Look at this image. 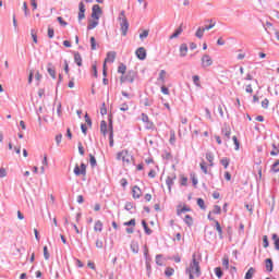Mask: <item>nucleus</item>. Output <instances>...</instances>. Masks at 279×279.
<instances>
[{
  "label": "nucleus",
  "instance_id": "a18cd8bd",
  "mask_svg": "<svg viewBox=\"0 0 279 279\" xmlns=\"http://www.w3.org/2000/svg\"><path fill=\"white\" fill-rule=\"evenodd\" d=\"M49 248L47 246H44V258L45 260H49Z\"/></svg>",
  "mask_w": 279,
  "mask_h": 279
},
{
  "label": "nucleus",
  "instance_id": "052dcab7",
  "mask_svg": "<svg viewBox=\"0 0 279 279\" xmlns=\"http://www.w3.org/2000/svg\"><path fill=\"white\" fill-rule=\"evenodd\" d=\"M124 208H125L126 210H132V208H134V204H133L132 202H128V203L125 204Z\"/></svg>",
  "mask_w": 279,
  "mask_h": 279
},
{
  "label": "nucleus",
  "instance_id": "c756f323",
  "mask_svg": "<svg viewBox=\"0 0 279 279\" xmlns=\"http://www.w3.org/2000/svg\"><path fill=\"white\" fill-rule=\"evenodd\" d=\"M89 165L93 168L97 167V159L93 156V154H89Z\"/></svg>",
  "mask_w": 279,
  "mask_h": 279
},
{
  "label": "nucleus",
  "instance_id": "79ce46f5",
  "mask_svg": "<svg viewBox=\"0 0 279 279\" xmlns=\"http://www.w3.org/2000/svg\"><path fill=\"white\" fill-rule=\"evenodd\" d=\"M156 265L159 267H162V255L158 254L156 255Z\"/></svg>",
  "mask_w": 279,
  "mask_h": 279
},
{
  "label": "nucleus",
  "instance_id": "f704fd0d",
  "mask_svg": "<svg viewBox=\"0 0 279 279\" xmlns=\"http://www.w3.org/2000/svg\"><path fill=\"white\" fill-rule=\"evenodd\" d=\"M144 256H145L146 265L147 263H151V257H149V250H147V247H145L144 250Z\"/></svg>",
  "mask_w": 279,
  "mask_h": 279
},
{
  "label": "nucleus",
  "instance_id": "a211bd4d",
  "mask_svg": "<svg viewBox=\"0 0 279 279\" xmlns=\"http://www.w3.org/2000/svg\"><path fill=\"white\" fill-rule=\"evenodd\" d=\"M74 62L77 66H82V54L80 52H74Z\"/></svg>",
  "mask_w": 279,
  "mask_h": 279
},
{
  "label": "nucleus",
  "instance_id": "f257e3e1",
  "mask_svg": "<svg viewBox=\"0 0 279 279\" xmlns=\"http://www.w3.org/2000/svg\"><path fill=\"white\" fill-rule=\"evenodd\" d=\"M185 274L189 276L190 279H195L193 274H195L197 278L202 276L199 260H197L195 253L192 255V263L190 264V267L185 269Z\"/></svg>",
  "mask_w": 279,
  "mask_h": 279
},
{
  "label": "nucleus",
  "instance_id": "774afa93",
  "mask_svg": "<svg viewBox=\"0 0 279 279\" xmlns=\"http://www.w3.org/2000/svg\"><path fill=\"white\" fill-rule=\"evenodd\" d=\"M56 143H57V145H60L62 143V134H58L56 136Z\"/></svg>",
  "mask_w": 279,
  "mask_h": 279
},
{
  "label": "nucleus",
  "instance_id": "72a5a7b5",
  "mask_svg": "<svg viewBox=\"0 0 279 279\" xmlns=\"http://www.w3.org/2000/svg\"><path fill=\"white\" fill-rule=\"evenodd\" d=\"M128 156V150H122L117 154V160H123V157Z\"/></svg>",
  "mask_w": 279,
  "mask_h": 279
},
{
  "label": "nucleus",
  "instance_id": "a19ab883",
  "mask_svg": "<svg viewBox=\"0 0 279 279\" xmlns=\"http://www.w3.org/2000/svg\"><path fill=\"white\" fill-rule=\"evenodd\" d=\"M278 154H279L278 146H276V144H272V150L270 151V156H278Z\"/></svg>",
  "mask_w": 279,
  "mask_h": 279
},
{
  "label": "nucleus",
  "instance_id": "ddd939ff",
  "mask_svg": "<svg viewBox=\"0 0 279 279\" xmlns=\"http://www.w3.org/2000/svg\"><path fill=\"white\" fill-rule=\"evenodd\" d=\"M132 193L134 199L141 198V187H138V185L133 186Z\"/></svg>",
  "mask_w": 279,
  "mask_h": 279
},
{
  "label": "nucleus",
  "instance_id": "338daca9",
  "mask_svg": "<svg viewBox=\"0 0 279 279\" xmlns=\"http://www.w3.org/2000/svg\"><path fill=\"white\" fill-rule=\"evenodd\" d=\"M109 134H114V129L112 126V119H109Z\"/></svg>",
  "mask_w": 279,
  "mask_h": 279
},
{
  "label": "nucleus",
  "instance_id": "7ed1b4c3",
  "mask_svg": "<svg viewBox=\"0 0 279 279\" xmlns=\"http://www.w3.org/2000/svg\"><path fill=\"white\" fill-rule=\"evenodd\" d=\"M134 80H136V72L131 70L126 73V75H122L120 77L121 84H124V82H129V84H134Z\"/></svg>",
  "mask_w": 279,
  "mask_h": 279
},
{
  "label": "nucleus",
  "instance_id": "a878e982",
  "mask_svg": "<svg viewBox=\"0 0 279 279\" xmlns=\"http://www.w3.org/2000/svg\"><path fill=\"white\" fill-rule=\"evenodd\" d=\"M204 32H206L204 29V27H198L196 33H195L196 38H199V39L204 38Z\"/></svg>",
  "mask_w": 279,
  "mask_h": 279
},
{
  "label": "nucleus",
  "instance_id": "b1692460",
  "mask_svg": "<svg viewBox=\"0 0 279 279\" xmlns=\"http://www.w3.org/2000/svg\"><path fill=\"white\" fill-rule=\"evenodd\" d=\"M272 241H274L275 250H277V252H279V236H278V234H276V233L272 234Z\"/></svg>",
  "mask_w": 279,
  "mask_h": 279
},
{
  "label": "nucleus",
  "instance_id": "e433bc0d",
  "mask_svg": "<svg viewBox=\"0 0 279 279\" xmlns=\"http://www.w3.org/2000/svg\"><path fill=\"white\" fill-rule=\"evenodd\" d=\"M182 213H191V208L183 206L181 209H178L177 215H182Z\"/></svg>",
  "mask_w": 279,
  "mask_h": 279
},
{
  "label": "nucleus",
  "instance_id": "6e6552de",
  "mask_svg": "<svg viewBox=\"0 0 279 279\" xmlns=\"http://www.w3.org/2000/svg\"><path fill=\"white\" fill-rule=\"evenodd\" d=\"M179 51L181 58H186V54L189 53V46L186 44H181Z\"/></svg>",
  "mask_w": 279,
  "mask_h": 279
},
{
  "label": "nucleus",
  "instance_id": "2f4dec72",
  "mask_svg": "<svg viewBox=\"0 0 279 279\" xmlns=\"http://www.w3.org/2000/svg\"><path fill=\"white\" fill-rule=\"evenodd\" d=\"M97 25H99V21H93L90 22L88 25H87V29L90 31V29H95V27H97Z\"/></svg>",
  "mask_w": 279,
  "mask_h": 279
},
{
  "label": "nucleus",
  "instance_id": "09e8293b",
  "mask_svg": "<svg viewBox=\"0 0 279 279\" xmlns=\"http://www.w3.org/2000/svg\"><path fill=\"white\" fill-rule=\"evenodd\" d=\"M57 114L58 117H62V102H58L57 105Z\"/></svg>",
  "mask_w": 279,
  "mask_h": 279
},
{
  "label": "nucleus",
  "instance_id": "4c0bfd02",
  "mask_svg": "<svg viewBox=\"0 0 279 279\" xmlns=\"http://www.w3.org/2000/svg\"><path fill=\"white\" fill-rule=\"evenodd\" d=\"M215 274H216L217 278L223 277V270H221V267L215 268Z\"/></svg>",
  "mask_w": 279,
  "mask_h": 279
},
{
  "label": "nucleus",
  "instance_id": "ea45409f",
  "mask_svg": "<svg viewBox=\"0 0 279 279\" xmlns=\"http://www.w3.org/2000/svg\"><path fill=\"white\" fill-rule=\"evenodd\" d=\"M271 171H274V173H278V171H279V159L271 166Z\"/></svg>",
  "mask_w": 279,
  "mask_h": 279
},
{
  "label": "nucleus",
  "instance_id": "423d86ee",
  "mask_svg": "<svg viewBox=\"0 0 279 279\" xmlns=\"http://www.w3.org/2000/svg\"><path fill=\"white\" fill-rule=\"evenodd\" d=\"M74 174L75 175H86V166L85 163H81V168L78 165L74 167Z\"/></svg>",
  "mask_w": 279,
  "mask_h": 279
},
{
  "label": "nucleus",
  "instance_id": "7c9ffc66",
  "mask_svg": "<svg viewBox=\"0 0 279 279\" xmlns=\"http://www.w3.org/2000/svg\"><path fill=\"white\" fill-rule=\"evenodd\" d=\"M90 48H92V51L97 50V40L95 39V37H90Z\"/></svg>",
  "mask_w": 279,
  "mask_h": 279
},
{
  "label": "nucleus",
  "instance_id": "c85d7f7f",
  "mask_svg": "<svg viewBox=\"0 0 279 279\" xmlns=\"http://www.w3.org/2000/svg\"><path fill=\"white\" fill-rule=\"evenodd\" d=\"M220 165H222V167H225V169H228V167L230 166V159L228 157H225L220 160Z\"/></svg>",
  "mask_w": 279,
  "mask_h": 279
},
{
  "label": "nucleus",
  "instance_id": "de8ad7c7",
  "mask_svg": "<svg viewBox=\"0 0 279 279\" xmlns=\"http://www.w3.org/2000/svg\"><path fill=\"white\" fill-rule=\"evenodd\" d=\"M201 169L203 171V173H205V175H207L208 173V167H206V162H201Z\"/></svg>",
  "mask_w": 279,
  "mask_h": 279
},
{
  "label": "nucleus",
  "instance_id": "37998d69",
  "mask_svg": "<svg viewBox=\"0 0 279 279\" xmlns=\"http://www.w3.org/2000/svg\"><path fill=\"white\" fill-rule=\"evenodd\" d=\"M31 35H32L33 41L35 44H37L38 43V35H36V29H32Z\"/></svg>",
  "mask_w": 279,
  "mask_h": 279
},
{
  "label": "nucleus",
  "instance_id": "6e6d98bb",
  "mask_svg": "<svg viewBox=\"0 0 279 279\" xmlns=\"http://www.w3.org/2000/svg\"><path fill=\"white\" fill-rule=\"evenodd\" d=\"M120 110L121 112H128V110H130V106H128V104H122Z\"/></svg>",
  "mask_w": 279,
  "mask_h": 279
},
{
  "label": "nucleus",
  "instance_id": "5fc2aeb1",
  "mask_svg": "<svg viewBox=\"0 0 279 279\" xmlns=\"http://www.w3.org/2000/svg\"><path fill=\"white\" fill-rule=\"evenodd\" d=\"M23 11L25 16H29V10L27 9V2L23 3Z\"/></svg>",
  "mask_w": 279,
  "mask_h": 279
},
{
  "label": "nucleus",
  "instance_id": "c9c22d12",
  "mask_svg": "<svg viewBox=\"0 0 279 279\" xmlns=\"http://www.w3.org/2000/svg\"><path fill=\"white\" fill-rule=\"evenodd\" d=\"M197 206H199L202 210H206V204L204 203L203 198H197Z\"/></svg>",
  "mask_w": 279,
  "mask_h": 279
},
{
  "label": "nucleus",
  "instance_id": "4d7b16f0",
  "mask_svg": "<svg viewBox=\"0 0 279 279\" xmlns=\"http://www.w3.org/2000/svg\"><path fill=\"white\" fill-rule=\"evenodd\" d=\"M149 36V31H143V33L140 34V38L143 40L144 38H147Z\"/></svg>",
  "mask_w": 279,
  "mask_h": 279
},
{
  "label": "nucleus",
  "instance_id": "e2e57ef3",
  "mask_svg": "<svg viewBox=\"0 0 279 279\" xmlns=\"http://www.w3.org/2000/svg\"><path fill=\"white\" fill-rule=\"evenodd\" d=\"M78 12H86V5H84V2L78 3Z\"/></svg>",
  "mask_w": 279,
  "mask_h": 279
},
{
  "label": "nucleus",
  "instance_id": "58836bf2",
  "mask_svg": "<svg viewBox=\"0 0 279 279\" xmlns=\"http://www.w3.org/2000/svg\"><path fill=\"white\" fill-rule=\"evenodd\" d=\"M214 215H221V206L215 205L211 211Z\"/></svg>",
  "mask_w": 279,
  "mask_h": 279
},
{
  "label": "nucleus",
  "instance_id": "dca6fc26",
  "mask_svg": "<svg viewBox=\"0 0 279 279\" xmlns=\"http://www.w3.org/2000/svg\"><path fill=\"white\" fill-rule=\"evenodd\" d=\"M214 221H215V225H216V230L219 234V239H223V229H221V225L217 220H214Z\"/></svg>",
  "mask_w": 279,
  "mask_h": 279
},
{
  "label": "nucleus",
  "instance_id": "20e7f679",
  "mask_svg": "<svg viewBox=\"0 0 279 279\" xmlns=\"http://www.w3.org/2000/svg\"><path fill=\"white\" fill-rule=\"evenodd\" d=\"M203 69H208V66H213V58L208 54H204L201 59Z\"/></svg>",
  "mask_w": 279,
  "mask_h": 279
},
{
  "label": "nucleus",
  "instance_id": "0e129e2a",
  "mask_svg": "<svg viewBox=\"0 0 279 279\" xmlns=\"http://www.w3.org/2000/svg\"><path fill=\"white\" fill-rule=\"evenodd\" d=\"M262 107H264L265 109L269 108V99L265 98V99L262 101Z\"/></svg>",
  "mask_w": 279,
  "mask_h": 279
},
{
  "label": "nucleus",
  "instance_id": "864d4df0",
  "mask_svg": "<svg viewBox=\"0 0 279 279\" xmlns=\"http://www.w3.org/2000/svg\"><path fill=\"white\" fill-rule=\"evenodd\" d=\"M100 114H102V117L105 114H108V109L106 108V102L102 104V107L100 108Z\"/></svg>",
  "mask_w": 279,
  "mask_h": 279
},
{
  "label": "nucleus",
  "instance_id": "4468645a",
  "mask_svg": "<svg viewBox=\"0 0 279 279\" xmlns=\"http://www.w3.org/2000/svg\"><path fill=\"white\" fill-rule=\"evenodd\" d=\"M182 32H184V29L182 28V24L180 25V27H178L174 33L170 36V40H173V38H178V36H180V34H182Z\"/></svg>",
  "mask_w": 279,
  "mask_h": 279
},
{
  "label": "nucleus",
  "instance_id": "bf43d9fd",
  "mask_svg": "<svg viewBox=\"0 0 279 279\" xmlns=\"http://www.w3.org/2000/svg\"><path fill=\"white\" fill-rule=\"evenodd\" d=\"M146 271H147V276L149 278V276H151V264L150 263L146 264Z\"/></svg>",
  "mask_w": 279,
  "mask_h": 279
},
{
  "label": "nucleus",
  "instance_id": "aec40b11",
  "mask_svg": "<svg viewBox=\"0 0 279 279\" xmlns=\"http://www.w3.org/2000/svg\"><path fill=\"white\" fill-rule=\"evenodd\" d=\"M254 274H256V269H254V267H251L246 271L244 279H252L254 277Z\"/></svg>",
  "mask_w": 279,
  "mask_h": 279
},
{
  "label": "nucleus",
  "instance_id": "680f3d73",
  "mask_svg": "<svg viewBox=\"0 0 279 279\" xmlns=\"http://www.w3.org/2000/svg\"><path fill=\"white\" fill-rule=\"evenodd\" d=\"M142 121L143 123H147L149 121V116H147V113H142Z\"/></svg>",
  "mask_w": 279,
  "mask_h": 279
},
{
  "label": "nucleus",
  "instance_id": "69168bd1",
  "mask_svg": "<svg viewBox=\"0 0 279 279\" xmlns=\"http://www.w3.org/2000/svg\"><path fill=\"white\" fill-rule=\"evenodd\" d=\"M78 154L84 156V146H82V142H78Z\"/></svg>",
  "mask_w": 279,
  "mask_h": 279
},
{
  "label": "nucleus",
  "instance_id": "f8f14e48",
  "mask_svg": "<svg viewBox=\"0 0 279 279\" xmlns=\"http://www.w3.org/2000/svg\"><path fill=\"white\" fill-rule=\"evenodd\" d=\"M206 160H208L209 167H215V163L213 162L215 160V155L211 151L206 153Z\"/></svg>",
  "mask_w": 279,
  "mask_h": 279
},
{
  "label": "nucleus",
  "instance_id": "39448f33",
  "mask_svg": "<svg viewBox=\"0 0 279 279\" xmlns=\"http://www.w3.org/2000/svg\"><path fill=\"white\" fill-rule=\"evenodd\" d=\"M99 14H101V7H99V4H94L92 8V19L99 21Z\"/></svg>",
  "mask_w": 279,
  "mask_h": 279
},
{
  "label": "nucleus",
  "instance_id": "393cba45",
  "mask_svg": "<svg viewBox=\"0 0 279 279\" xmlns=\"http://www.w3.org/2000/svg\"><path fill=\"white\" fill-rule=\"evenodd\" d=\"M142 226L144 228L145 234H147L149 236V234H151V229H149V227L147 226V221L142 220Z\"/></svg>",
  "mask_w": 279,
  "mask_h": 279
},
{
  "label": "nucleus",
  "instance_id": "bb28decb",
  "mask_svg": "<svg viewBox=\"0 0 279 279\" xmlns=\"http://www.w3.org/2000/svg\"><path fill=\"white\" fill-rule=\"evenodd\" d=\"M173 274H175V270L173 268H171V267L166 268L165 276L167 278H171V276H173Z\"/></svg>",
  "mask_w": 279,
  "mask_h": 279
},
{
  "label": "nucleus",
  "instance_id": "4be33fe9",
  "mask_svg": "<svg viewBox=\"0 0 279 279\" xmlns=\"http://www.w3.org/2000/svg\"><path fill=\"white\" fill-rule=\"evenodd\" d=\"M183 221L187 225L189 228L193 226V217H191V215H185Z\"/></svg>",
  "mask_w": 279,
  "mask_h": 279
},
{
  "label": "nucleus",
  "instance_id": "0eeeda50",
  "mask_svg": "<svg viewBox=\"0 0 279 279\" xmlns=\"http://www.w3.org/2000/svg\"><path fill=\"white\" fill-rule=\"evenodd\" d=\"M135 56L138 58V60H145L147 58V50H145L144 47H140L135 51Z\"/></svg>",
  "mask_w": 279,
  "mask_h": 279
},
{
  "label": "nucleus",
  "instance_id": "f3484780",
  "mask_svg": "<svg viewBox=\"0 0 279 279\" xmlns=\"http://www.w3.org/2000/svg\"><path fill=\"white\" fill-rule=\"evenodd\" d=\"M222 135L226 137L227 141H230V134H232V132L230 131L229 126H226L221 130Z\"/></svg>",
  "mask_w": 279,
  "mask_h": 279
},
{
  "label": "nucleus",
  "instance_id": "c03bdc74",
  "mask_svg": "<svg viewBox=\"0 0 279 279\" xmlns=\"http://www.w3.org/2000/svg\"><path fill=\"white\" fill-rule=\"evenodd\" d=\"M263 246L265 248L269 247V238H267V235L263 236Z\"/></svg>",
  "mask_w": 279,
  "mask_h": 279
},
{
  "label": "nucleus",
  "instance_id": "473e14b6",
  "mask_svg": "<svg viewBox=\"0 0 279 279\" xmlns=\"http://www.w3.org/2000/svg\"><path fill=\"white\" fill-rule=\"evenodd\" d=\"M193 80V84H195L197 86V88H202V84L199 83V76L198 75H194L192 77Z\"/></svg>",
  "mask_w": 279,
  "mask_h": 279
},
{
  "label": "nucleus",
  "instance_id": "13d9d810",
  "mask_svg": "<svg viewBox=\"0 0 279 279\" xmlns=\"http://www.w3.org/2000/svg\"><path fill=\"white\" fill-rule=\"evenodd\" d=\"M56 32L53 31L52 27H48V38H53Z\"/></svg>",
  "mask_w": 279,
  "mask_h": 279
},
{
  "label": "nucleus",
  "instance_id": "2eb2a0df",
  "mask_svg": "<svg viewBox=\"0 0 279 279\" xmlns=\"http://www.w3.org/2000/svg\"><path fill=\"white\" fill-rule=\"evenodd\" d=\"M95 232H101L104 230V222L101 220H97L94 226Z\"/></svg>",
  "mask_w": 279,
  "mask_h": 279
},
{
  "label": "nucleus",
  "instance_id": "3c124183",
  "mask_svg": "<svg viewBox=\"0 0 279 279\" xmlns=\"http://www.w3.org/2000/svg\"><path fill=\"white\" fill-rule=\"evenodd\" d=\"M57 21H58V23H60V25H62L63 27H66V25H69V23H66V22L64 21V19H62V16L57 17Z\"/></svg>",
  "mask_w": 279,
  "mask_h": 279
},
{
  "label": "nucleus",
  "instance_id": "9d476101",
  "mask_svg": "<svg viewBox=\"0 0 279 279\" xmlns=\"http://www.w3.org/2000/svg\"><path fill=\"white\" fill-rule=\"evenodd\" d=\"M47 71L50 77H52V80H56V69L53 68V63H48Z\"/></svg>",
  "mask_w": 279,
  "mask_h": 279
},
{
  "label": "nucleus",
  "instance_id": "cd10ccee",
  "mask_svg": "<svg viewBox=\"0 0 279 279\" xmlns=\"http://www.w3.org/2000/svg\"><path fill=\"white\" fill-rule=\"evenodd\" d=\"M125 71H128V66L123 63H120V65L118 66V73L125 75Z\"/></svg>",
  "mask_w": 279,
  "mask_h": 279
},
{
  "label": "nucleus",
  "instance_id": "f03ea898",
  "mask_svg": "<svg viewBox=\"0 0 279 279\" xmlns=\"http://www.w3.org/2000/svg\"><path fill=\"white\" fill-rule=\"evenodd\" d=\"M120 22V31L122 36H128V29H130V22H128V17H118Z\"/></svg>",
  "mask_w": 279,
  "mask_h": 279
},
{
  "label": "nucleus",
  "instance_id": "9b49d317",
  "mask_svg": "<svg viewBox=\"0 0 279 279\" xmlns=\"http://www.w3.org/2000/svg\"><path fill=\"white\" fill-rule=\"evenodd\" d=\"M100 132L102 136H106V134H108V123L105 120L100 122Z\"/></svg>",
  "mask_w": 279,
  "mask_h": 279
},
{
  "label": "nucleus",
  "instance_id": "8fccbe9b",
  "mask_svg": "<svg viewBox=\"0 0 279 279\" xmlns=\"http://www.w3.org/2000/svg\"><path fill=\"white\" fill-rule=\"evenodd\" d=\"M123 226H128V227L133 226L134 227V226H136V219L133 218V219L124 222Z\"/></svg>",
  "mask_w": 279,
  "mask_h": 279
},
{
  "label": "nucleus",
  "instance_id": "5701e85b",
  "mask_svg": "<svg viewBox=\"0 0 279 279\" xmlns=\"http://www.w3.org/2000/svg\"><path fill=\"white\" fill-rule=\"evenodd\" d=\"M167 75V71L161 70L159 73V76L157 78V82H159L160 84H165V76Z\"/></svg>",
  "mask_w": 279,
  "mask_h": 279
},
{
  "label": "nucleus",
  "instance_id": "1a4fd4ad",
  "mask_svg": "<svg viewBox=\"0 0 279 279\" xmlns=\"http://www.w3.org/2000/svg\"><path fill=\"white\" fill-rule=\"evenodd\" d=\"M114 60H117V52L116 51H109L107 53V57L105 59V62H114Z\"/></svg>",
  "mask_w": 279,
  "mask_h": 279
},
{
  "label": "nucleus",
  "instance_id": "412c9836",
  "mask_svg": "<svg viewBox=\"0 0 279 279\" xmlns=\"http://www.w3.org/2000/svg\"><path fill=\"white\" fill-rule=\"evenodd\" d=\"M265 263L267 271H274V260H271V258H267Z\"/></svg>",
  "mask_w": 279,
  "mask_h": 279
},
{
  "label": "nucleus",
  "instance_id": "49530a36",
  "mask_svg": "<svg viewBox=\"0 0 279 279\" xmlns=\"http://www.w3.org/2000/svg\"><path fill=\"white\" fill-rule=\"evenodd\" d=\"M232 141H233V143L235 145V151H239L240 143H239V138H236V135H234L232 137Z\"/></svg>",
  "mask_w": 279,
  "mask_h": 279
},
{
  "label": "nucleus",
  "instance_id": "603ef678",
  "mask_svg": "<svg viewBox=\"0 0 279 279\" xmlns=\"http://www.w3.org/2000/svg\"><path fill=\"white\" fill-rule=\"evenodd\" d=\"M144 123H145L146 130H154V122L148 120V122H144Z\"/></svg>",
  "mask_w": 279,
  "mask_h": 279
},
{
  "label": "nucleus",
  "instance_id": "6ab92c4d",
  "mask_svg": "<svg viewBox=\"0 0 279 279\" xmlns=\"http://www.w3.org/2000/svg\"><path fill=\"white\" fill-rule=\"evenodd\" d=\"M173 180H175V175L167 177V179H166V184H167L169 191H171V187L173 186Z\"/></svg>",
  "mask_w": 279,
  "mask_h": 279
}]
</instances>
